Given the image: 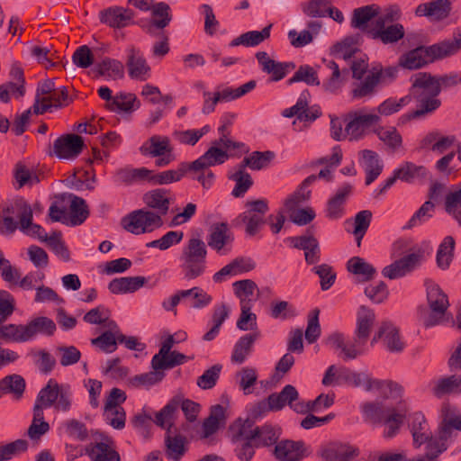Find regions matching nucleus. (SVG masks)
Masks as SVG:
<instances>
[{
  "label": "nucleus",
  "mask_w": 461,
  "mask_h": 461,
  "mask_svg": "<svg viewBox=\"0 0 461 461\" xmlns=\"http://www.w3.org/2000/svg\"><path fill=\"white\" fill-rule=\"evenodd\" d=\"M310 93L307 90L303 91L295 104L285 109L282 115L286 118L296 116L300 121H314L321 115V111L318 107H308V99Z\"/></svg>",
  "instance_id": "obj_25"
},
{
  "label": "nucleus",
  "mask_w": 461,
  "mask_h": 461,
  "mask_svg": "<svg viewBox=\"0 0 461 461\" xmlns=\"http://www.w3.org/2000/svg\"><path fill=\"white\" fill-rule=\"evenodd\" d=\"M154 422L157 424L156 419H153L151 411L147 408H143L141 411L135 413L131 419V424L135 430L146 439L151 435Z\"/></svg>",
  "instance_id": "obj_53"
},
{
  "label": "nucleus",
  "mask_w": 461,
  "mask_h": 461,
  "mask_svg": "<svg viewBox=\"0 0 461 461\" xmlns=\"http://www.w3.org/2000/svg\"><path fill=\"white\" fill-rule=\"evenodd\" d=\"M316 181L315 175L306 177L299 187L284 201V211L296 225L303 226L310 223L316 216L312 207L298 208L311 197L309 186Z\"/></svg>",
  "instance_id": "obj_5"
},
{
  "label": "nucleus",
  "mask_w": 461,
  "mask_h": 461,
  "mask_svg": "<svg viewBox=\"0 0 461 461\" xmlns=\"http://www.w3.org/2000/svg\"><path fill=\"white\" fill-rule=\"evenodd\" d=\"M353 193V185L344 183L328 200L326 215L332 220L340 219L345 214V203Z\"/></svg>",
  "instance_id": "obj_26"
},
{
  "label": "nucleus",
  "mask_w": 461,
  "mask_h": 461,
  "mask_svg": "<svg viewBox=\"0 0 461 461\" xmlns=\"http://www.w3.org/2000/svg\"><path fill=\"white\" fill-rule=\"evenodd\" d=\"M212 297L204 290H181L164 300L162 306L167 312H175L176 307L182 303L193 308H203L209 304Z\"/></svg>",
  "instance_id": "obj_15"
},
{
  "label": "nucleus",
  "mask_w": 461,
  "mask_h": 461,
  "mask_svg": "<svg viewBox=\"0 0 461 461\" xmlns=\"http://www.w3.org/2000/svg\"><path fill=\"white\" fill-rule=\"evenodd\" d=\"M427 303L428 306H418V321L426 328L442 323L449 306L447 294L443 290H427Z\"/></svg>",
  "instance_id": "obj_9"
},
{
  "label": "nucleus",
  "mask_w": 461,
  "mask_h": 461,
  "mask_svg": "<svg viewBox=\"0 0 461 461\" xmlns=\"http://www.w3.org/2000/svg\"><path fill=\"white\" fill-rule=\"evenodd\" d=\"M229 178L236 183L231 192L234 197H242L253 184L250 175L240 165L230 173Z\"/></svg>",
  "instance_id": "obj_52"
},
{
  "label": "nucleus",
  "mask_w": 461,
  "mask_h": 461,
  "mask_svg": "<svg viewBox=\"0 0 461 461\" xmlns=\"http://www.w3.org/2000/svg\"><path fill=\"white\" fill-rule=\"evenodd\" d=\"M362 413L366 420L372 423L384 422V437L395 436L403 422V415L394 408L385 407L382 402H366L362 405Z\"/></svg>",
  "instance_id": "obj_10"
},
{
  "label": "nucleus",
  "mask_w": 461,
  "mask_h": 461,
  "mask_svg": "<svg viewBox=\"0 0 461 461\" xmlns=\"http://www.w3.org/2000/svg\"><path fill=\"white\" fill-rule=\"evenodd\" d=\"M206 256L205 243L197 238L190 239L179 258L185 279L192 280L203 275L206 268Z\"/></svg>",
  "instance_id": "obj_7"
},
{
  "label": "nucleus",
  "mask_w": 461,
  "mask_h": 461,
  "mask_svg": "<svg viewBox=\"0 0 461 461\" xmlns=\"http://www.w3.org/2000/svg\"><path fill=\"white\" fill-rule=\"evenodd\" d=\"M68 226L82 224L88 217L89 211L86 201L75 194H68Z\"/></svg>",
  "instance_id": "obj_37"
},
{
  "label": "nucleus",
  "mask_w": 461,
  "mask_h": 461,
  "mask_svg": "<svg viewBox=\"0 0 461 461\" xmlns=\"http://www.w3.org/2000/svg\"><path fill=\"white\" fill-rule=\"evenodd\" d=\"M439 59L441 57H436L430 51V46L428 48L420 47L402 55L399 59V64L404 68L417 69L429 62Z\"/></svg>",
  "instance_id": "obj_31"
},
{
  "label": "nucleus",
  "mask_w": 461,
  "mask_h": 461,
  "mask_svg": "<svg viewBox=\"0 0 461 461\" xmlns=\"http://www.w3.org/2000/svg\"><path fill=\"white\" fill-rule=\"evenodd\" d=\"M241 434L249 439L258 440L264 446H270L276 445L281 432L278 428L268 424L252 429L250 422L246 421L241 427Z\"/></svg>",
  "instance_id": "obj_24"
},
{
  "label": "nucleus",
  "mask_w": 461,
  "mask_h": 461,
  "mask_svg": "<svg viewBox=\"0 0 461 461\" xmlns=\"http://www.w3.org/2000/svg\"><path fill=\"white\" fill-rule=\"evenodd\" d=\"M233 234L226 222L215 223L207 239L208 246L220 255H227L231 249Z\"/></svg>",
  "instance_id": "obj_21"
},
{
  "label": "nucleus",
  "mask_w": 461,
  "mask_h": 461,
  "mask_svg": "<svg viewBox=\"0 0 461 461\" xmlns=\"http://www.w3.org/2000/svg\"><path fill=\"white\" fill-rule=\"evenodd\" d=\"M298 398V392L293 385H285L279 393L269 395L267 402H260L256 407L257 412H261L267 409L280 410L285 404H289L295 411H303V407L294 402Z\"/></svg>",
  "instance_id": "obj_19"
},
{
  "label": "nucleus",
  "mask_w": 461,
  "mask_h": 461,
  "mask_svg": "<svg viewBox=\"0 0 461 461\" xmlns=\"http://www.w3.org/2000/svg\"><path fill=\"white\" fill-rule=\"evenodd\" d=\"M256 58L262 71L271 75L273 81L283 79L290 69L294 68L293 63H283L272 59L266 51H258L256 54Z\"/></svg>",
  "instance_id": "obj_29"
},
{
  "label": "nucleus",
  "mask_w": 461,
  "mask_h": 461,
  "mask_svg": "<svg viewBox=\"0 0 461 461\" xmlns=\"http://www.w3.org/2000/svg\"><path fill=\"white\" fill-rule=\"evenodd\" d=\"M58 432L59 435L77 441H85L88 438L86 424L77 419H67L60 421L58 426Z\"/></svg>",
  "instance_id": "obj_39"
},
{
  "label": "nucleus",
  "mask_w": 461,
  "mask_h": 461,
  "mask_svg": "<svg viewBox=\"0 0 461 461\" xmlns=\"http://www.w3.org/2000/svg\"><path fill=\"white\" fill-rule=\"evenodd\" d=\"M109 109L113 112L131 113L139 107L135 95L120 92L113 98V103L108 104Z\"/></svg>",
  "instance_id": "obj_57"
},
{
  "label": "nucleus",
  "mask_w": 461,
  "mask_h": 461,
  "mask_svg": "<svg viewBox=\"0 0 461 461\" xmlns=\"http://www.w3.org/2000/svg\"><path fill=\"white\" fill-rule=\"evenodd\" d=\"M434 208L435 205L432 202L426 201L419 210L413 213L408 222L404 225L403 229L410 230L428 221L433 216Z\"/></svg>",
  "instance_id": "obj_63"
},
{
  "label": "nucleus",
  "mask_w": 461,
  "mask_h": 461,
  "mask_svg": "<svg viewBox=\"0 0 461 461\" xmlns=\"http://www.w3.org/2000/svg\"><path fill=\"white\" fill-rule=\"evenodd\" d=\"M326 68L330 71V77L323 83V87L330 93H337L342 86L343 77L342 74L347 70L339 69V66L333 60L323 59Z\"/></svg>",
  "instance_id": "obj_58"
},
{
  "label": "nucleus",
  "mask_w": 461,
  "mask_h": 461,
  "mask_svg": "<svg viewBox=\"0 0 461 461\" xmlns=\"http://www.w3.org/2000/svg\"><path fill=\"white\" fill-rule=\"evenodd\" d=\"M398 69L394 67L384 68L381 65L374 66L361 82L353 84L352 99H370L376 92L379 85H387L397 77Z\"/></svg>",
  "instance_id": "obj_8"
},
{
  "label": "nucleus",
  "mask_w": 461,
  "mask_h": 461,
  "mask_svg": "<svg viewBox=\"0 0 461 461\" xmlns=\"http://www.w3.org/2000/svg\"><path fill=\"white\" fill-rule=\"evenodd\" d=\"M453 428L461 429V417L451 419L438 436H433L432 430L424 415L413 413L409 419V429L412 436L413 447L418 448L425 446V454L418 456L415 461H435L439 454L446 450L445 441L451 434Z\"/></svg>",
  "instance_id": "obj_1"
},
{
  "label": "nucleus",
  "mask_w": 461,
  "mask_h": 461,
  "mask_svg": "<svg viewBox=\"0 0 461 461\" xmlns=\"http://www.w3.org/2000/svg\"><path fill=\"white\" fill-rule=\"evenodd\" d=\"M358 455V449L351 445L339 444L326 447L321 452L325 461H348Z\"/></svg>",
  "instance_id": "obj_41"
},
{
  "label": "nucleus",
  "mask_w": 461,
  "mask_h": 461,
  "mask_svg": "<svg viewBox=\"0 0 461 461\" xmlns=\"http://www.w3.org/2000/svg\"><path fill=\"white\" fill-rule=\"evenodd\" d=\"M368 375L366 373H357L344 366H338L339 385L349 384L354 386H360L366 388Z\"/></svg>",
  "instance_id": "obj_59"
},
{
  "label": "nucleus",
  "mask_w": 461,
  "mask_h": 461,
  "mask_svg": "<svg viewBox=\"0 0 461 461\" xmlns=\"http://www.w3.org/2000/svg\"><path fill=\"white\" fill-rule=\"evenodd\" d=\"M87 454L93 461H120L119 454L112 449L106 442L90 444L84 448L79 445L66 444V455L68 461Z\"/></svg>",
  "instance_id": "obj_13"
},
{
  "label": "nucleus",
  "mask_w": 461,
  "mask_h": 461,
  "mask_svg": "<svg viewBox=\"0 0 461 461\" xmlns=\"http://www.w3.org/2000/svg\"><path fill=\"white\" fill-rule=\"evenodd\" d=\"M95 69L108 80H117L124 77V66L117 59L105 58L96 65Z\"/></svg>",
  "instance_id": "obj_49"
},
{
  "label": "nucleus",
  "mask_w": 461,
  "mask_h": 461,
  "mask_svg": "<svg viewBox=\"0 0 461 461\" xmlns=\"http://www.w3.org/2000/svg\"><path fill=\"white\" fill-rule=\"evenodd\" d=\"M379 339H383L386 348L392 352L402 351L404 348V342L402 340L398 330L390 322H384L381 325L371 344L376 343Z\"/></svg>",
  "instance_id": "obj_34"
},
{
  "label": "nucleus",
  "mask_w": 461,
  "mask_h": 461,
  "mask_svg": "<svg viewBox=\"0 0 461 461\" xmlns=\"http://www.w3.org/2000/svg\"><path fill=\"white\" fill-rule=\"evenodd\" d=\"M379 14L380 6L377 5H368L356 8L352 14L351 26L367 32V30L370 29L367 28L368 23L374 18L376 19Z\"/></svg>",
  "instance_id": "obj_40"
},
{
  "label": "nucleus",
  "mask_w": 461,
  "mask_h": 461,
  "mask_svg": "<svg viewBox=\"0 0 461 461\" xmlns=\"http://www.w3.org/2000/svg\"><path fill=\"white\" fill-rule=\"evenodd\" d=\"M306 448L301 441L280 440L274 448V456L279 461H300L305 456Z\"/></svg>",
  "instance_id": "obj_30"
},
{
  "label": "nucleus",
  "mask_w": 461,
  "mask_h": 461,
  "mask_svg": "<svg viewBox=\"0 0 461 461\" xmlns=\"http://www.w3.org/2000/svg\"><path fill=\"white\" fill-rule=\"evenodd\" d=\"M433 393L440 398L447 394L461 393V375H453L434 382Z\"/></svg>",
  "instance_id": "obj_48"
},
{
  "label": "nucleus",
  "mask_w": 461,
  "mask_h": 461,
  "mask_svg": "<svg viewBox=\"0 0 461 461\" xmlns=\"http://www.w3.org/2000/svg\"><path fill=\"white\" fill-rule=\"evenodd\" d=\"M451 9L450 0H430L420 4L415 9V14L427 17L432 22H441L449 16Z\"/></svg>",
  "instance_id": "obj_23"
},
{
  "label": "nucleus",
  "mask_w": 461,
  "mask_h": 461,
  "mask_svg": "<svg viewBox=\"0 0 461 461\" xmlns=\"http://www.w3.org/2000/svg\"><path fill=\"white\" fill-rule=\"evenodd\" d=\"M179 406H181L188 420L193 421L195 420L199 411V405L191 400H181L179 397H175L156 413L157 425L163 429L169 425L174 413L177 411Z\"/></svg>",
  "instance_id": "obj_16"
},
{
  "label": "nucleus",
  "mask_w": 461,
  "mask_h": 461,
  "mask_svg": "<svg viewBox=\"0 0 461 461\" xmlns=\"http://www.w3.org/2000/svg\"><path fill=\"white\" fill-rule=\"evenodd\" d=\"M394 170L399 180L408 184L422 182L429 176V172L424 166L411 161L402 162Z\"/></svg>",
  "instance_id": "obj_36"
},
{
  "label": "nucleus",
  "mask_w": 461,
  "mask_h": 461,
  "mask_svg": "<svg viewBox=\"0 0 461 461\" xmlns=\"http://www.w3.org/2000/svg\"><path fill=\"white\" fill-rule=\"evenodd\" d=\"M32 218L31 205L24 199L18 198L3 209L0 232L10 235L19 229L23 234L41 240L46 238V231L41 225L34 223Z\"/></svg>",
  "instance_id": "obj_3"
},
{
  "label": "nucleus",
  "mask_w": 461,
  "mask_h": 461,
  "mask_svg": "<svg viewBox=\"0 0 461 461\" xmlns=\"http://www.w3.org/2000/svg\"><path fill=\"white\" fill-rule=\"evenodd\" d=\"M40 401L47 406L53 407L58 412H68L73 405V393L67 384H59L50 379L40 391Z\"/></svg>",
  "instance_id": "obj_12"
},
{
  "label": "nucleus",
  "mask_w": 461,
  "mask_h": 461,
  "mask_svg": "<svg viewBox=\"0 0 461 461\" xmlns=\"http://www.w3.org/2000/svg\"><path fill=\"white\" fill-rule=\"evenodd\" d=\"M359 164L366 172V185L372 184L382 173L384 165L378 154L370 149L359 152Z\"/></svg>",
  "instance_id": "obj_32"
},
{
  "label": "nucleus",
  "mask_w": 461,
  "mask_h": 461,
  "mask_svg": "<svg viewBox=\"0 0 461 461\" xmlns=\"http://www.w3.org/2000/svg\"><path fill=\"white\" fill-rule=\"evenodd\" d=\"M375 318V312L371 309L366 306L359 307L357 313L355 341H349L343 333L335 331L327 338V345L338 351L339 357L342 359L346 361L355 359L361 353L358 348L366 342L370 335Z\"/></svg>",
  "instance_id": "obj_2"
},
{
  "label": "nucleus",
  "mask_w": 461,
  "mask_h": 461,
  "mask_svg": "<svg viewBox=\"0 0 461 461\" xmlns=\"http://www.w3.org/2000/svg\"><path fill=\"white\" fill-rule=\"evenodd\" d=\"M272 24L266 26L262 31H249L240 34L232 40L230 43V47L245 46L255 47L270 37Z\"/></svg>",
  "instance_id": "obj_44"
},
{
  "label": "nucleus",
  "mask_w": 461,
  "mask_h": 461,
  "mask_svg": "<svg viewBox=\"0 0 461 461\" xmlns=\"http://www.w3.org/2000/svg\"><path fill=\"white\" fill-rule=\"evenodd\" d=\"M375 132L390 149L395 151L402 147V138L395 127H378Z\"/></svg>",
  "instance_id": "obj_61"
},
{
  "label": "nucleus",
  "mask_w": 461,
  "mask_h": 461,
  "mask_svg": "<svg viewBox=\"0 0 461 461\" xmlns=\"http://www.w3.org/2000/svg\"><path fill=\"white\" fill-rule=\"evenodd\" d=\"M274 158L273 151H254L249 157L244 158L240 166L244 169L248 167L253 170H260L267 167Z\"/></svg>",
  "instance_id": "obj_56"
},
{
  "label": "nucleus",
  "mask_w": 461,
  "mask_h": 461,
  "mask_svg": "<svg viewBox=\"0 0 461 461\" xmlns=\"http://www.w3.org/2000/svg\"><path fill=\"white\" fill-rule=\"evenodd\" d=\"M411 95L418 102L419 108L407 114L408 119L418 118L439 107L438 95L441 91V81L444 82L445 78L419 72L411 77Z\"/></svg>",
  "instance_id": "obj_4"
},
{
  "label": "nucleus",
  "mask_w": 461,
  "mask_h": 461,
  "mask_svg": "<svg viewBox=\"0 0 461 461\" xmlns=\"http://www.w3.org/2000/svg\"><path fill=\"white\" fill-rule=\"evenodd\" d=\"M461 49V29L454 32L453 39L430 46V51L441 59L455 54Z\"/></svg>",
  "instance_id": "obj_54"
},
{
  "label": "nucleus",
  "mask_w": 461,
  "mask_h": 461,
  "mask_svg": "<svg viewBox=\"0 0 461 461\" xmlns=\"http://www.w3.org/2000/svg\"><path fill=\"white\" fill-rule=\"evenodd\" d=\"M259 337V331H254L240 337L234 346L232 360L239 364L243 363L250 352L252 345Z\"/></svg>",
  "instance_id": "obj_51"
},
{
  "label": "nucleus",
  "mask_w": 461,
  "mask_h": 461,
  "mask_svg": "<svg viewBox=\"0 0 461 461\" xmlns=\"http://www.w3.org/2000/svg\"><path fill=\"white\" fill-rule=\"evenodd\" d=\"M379 122L380 117L375 110L369 113L363 110L349 113L346 123V133H348V140L362 139L367 133L368 128Z\"/></svg>",
  "instance_id": "obj_14"
},
{
  "label": "nucleus",
  "mask_w": 461,
  "mask_h": 461,
  "mask_svg": "<svg viewBox=\"0 0 461 461\" xmlns=\"http://www.w3.org/2000/svg\"><path fill=\"white\" fill-rule=\"evenodd\" d=\"M404 27L401 23H393L389 26L374 24L367 30V35L371 39L380 41L385 45L398 42L404 37Z\"/></svg>",
  "instance_id": "obj_27"
},
{
  "label": "nucleus",
  "mask_w": 461,
  "mask_h": 461,
  "mask_svg": "<svg viewBox=\"0 0 461 461\" xmlns=\"http://www.w3.org/2000/svg\"><path fill=\"white\" fill-rule=\"evenodd\" d=\"M226 409L220 405H214L211 409L209 417L203 421V437L208 438L225 425Z\"/></svg>",
  "instance_id": "obj_46"
},
{
  "label": "nucleus",
  "mask_w": 461,
  "mask_h": 461,
  "mask_svg": "<svg viewBox=\"0 0 461 461\" xmlns=\"http://www.w3.org/2000/svg\"><path fill=\"white\" fill-rule=\"evenodd\" d=\"M211 126L206 124L200 129L178 131L174 133L176 140L184 145L194 146L204 135L210 132Z\"/></svg>",
  "instance_id": "obj_62"
},
{
  "label": "nucleus",
  "mask_w": 461,
  "mask_h": 461,
  "mask_svg": "<svg viewBox=\"0 0 461 461\" xmlns=\"http://www.w3.org/2000/svg\"><path fill=\"white\" fill-rule=\"evenodd\" d=\"M142 201L147 208L152 209L153 212L165 216L170 207V193L164 188H157L150 190L143 194Z\"/></svg>",
  "instance_id": "obj_28"
},
{
  "label": "nucleus",
  "mask_w": 461,
  "mask_h": 461,
  "mask_svg": "<svg viewBox=\"0 0 461 461\" xmlns=\"http://www.w3.org/2000/svg\"><path fill=\"white\" fill-rule=\"evenodd\" d=\"M133 12L122 6H110L99 12V20L102 23L120 29L131 25L133 23Z\"/></svg>",
  "instance_id": "obj_22"
},
{
  "label": "nucleus",
  "mask_w": 461,
  "mask_h": 461,
  "mask_svg": "<svg viewBox=\"0 0 461 461\" xmlns=\"http://www.w3.org/2000/svg\"><path fill=\"white\" fill-rule=\"evenodd\" d=\"M140 150L144 156L157 157L173 149L167 137L154 135L140 146Z\"/></svg>",
  "instance_id": "obj_42"
},
{
  "label": "nucleus",
  "mask_w": 461,
  "mask_h": 461,
  "mask_svg": "<svg viewBox=\"0 0 461 461\" xmlns=\"http://www.w3.org/2000/svg\"><path fill=\"white\" fill-rule=\"evenodd\" d=\"M54 88L55 83L50 79L41 81L38 84L33 104V113L36 115L49 112L50 104L45 101H47L48 96L50 95Z\"/></svg>",
  "instance_id": "obj_45"
},
{
  "label": "nucleus",
  "mask_w": 461,
  "mask_h": 461,
  "mask_svg": "<svg viewBox=\"0 0 461 461\" xmlns=\"http://www.w3.org/2000/svg\"><path fill=\"white\" fill-rule=\"evenodd\" d=\"M445 209L461 226V187L446 196Z\"/></svg>",
  "instance_id": "obj_64"
},
{
  "label": "nucleus",
  "mask_w": 461,
  "mask_h": 461,
  "mask_svg": "<svg viewBox=\"0 0 461 461\" xmlns=\"http://www.w3.org/2000/svg\"><path fill=\"white\" fill-rule=\"evenodd\" d=\"M25 380L17 374L6 375L0 380L1 393L13 394L14 398H20L25 390Z\"/></svg>",
  "instance_id": "obj_55"
},
{
  "label": "nucleus",
  "mask_w": 461,
  "mask_h": 461,
  "mask_svg": "<svg viewBox=\"0 0 461 461\" xmlns=\"http://www.w3.org/2000/svg\"><path fill=\"white\" fill-rule=\"evenodd\" d=\"M126 68L131 79L144 82L151 77V68L142 51L132 45L125 50Z\"/></svg>",
  "instance_id": "obj_17"
},
{
  "label": "nucleus",
  "mask_w": 461,
  "mask_h": 461,
  "mask_svg": "<svg viewBox=\"0 0 461 461\" xmlns=\"http://www.w3.org/2000/svg\"><path fill=\"white\" fill-rule=\"evenodd\" d=\"M236 95V88L230 86L218 88L214 93L203 91V105L202 112L204 114H209L215 110L218 103H226L238 99L239 97Z\"/></svg>",
  "instance_id": "obj_35"
},
{
  "label": "nucleus",
  "mask_w": 461,
  "mask_h": 461,
  "mask_svg": "<svg viewBox=\"0 0 461 461\" xmlns=\"http://www.w3.org/2000/svg\"><path fill=\"white\" fill-rule=\"evenodd\" d=\"M411 95H405L401 98L390 97L382 102L376 108L375 113L381 116H390L398 113L401 109L410 104Z\"/></svg>",
  "instance_id": "obj_60"
},
{
  "label": "nucleus",
  "mask_w": 461,
  "mask_h": 461,
  "mask_svg": "<svg viewBox=\"0 0 461 461\" xmlns=\"http://www.w3.org/2000/svg\"><path fill=\"white\" fill-rule=\"evenodd\" d=\"M433 248L429 242H423L412 252L393 261L382 269V276L389 280L402 278L420 267L431 255Z\"/></svg>",
  "instance_id": "obj_6"
},
{
  "label": "nucleus",
  "mask_w": 461,
  "mask_h": 461,
  "mask_svg": "<svg viewBox=\"0 0 461 461\" xmlns=\"http://www.w3.org/2000/svg\"><path fill=\"white\" fill-rule=\"evenodd\" d=\"M163 223L160 215L148 208L134 210L121 221L122 228L134 235L150 233L162 227Z\"/></svg>",
  "instance_id": "obj_11"
},
{
  "label": "nucleus",
  "mask_w": 461,
  "mask_h": 461,
  "mask_svg": "<svg viewBox=\"0 0 461 461\" xmlns=\"http://www.w3.org/2000/svg\"><path fill=\"white\" fill-rule=\"evenodd\" d=\"M229 158V154L218 147L217 145L212 146L197 159L188 164L189 170H198L210 168L216 165H221Z\"/></svg>",
  "instance_id": "obj_33"
},
{
  "label": "nucleus",
  "mask_w": 461,
  "mask_h": 461,
  "mask_svg": "<svg viewBox=\"0 0 461 461\" xmlns=\"http://www.w3.org/2000/svg\"><path fill=\"white\" fill-rule=\"evenodd\" d=\"M236 295L240 299L241 314L237 321V327L241 330L257 331L256 314L250 312L254 302L258 298L255 290H236Z\"/></svg>",
  "instance_id": "obj_18"
},
{
  "label": "nucleus",
  "mask_w": 461,
  "mask_h": 461,
  "mask_svg": "<svg viewBox=\"0 0 461 461\" xmlns=\"http://www.w3.org/2000/svg\"><path fill=\"white\" fill-rule=\"evenodd\" d=\"M84 147L83 139L76 134L62 135L53 142L54 155L59 159H75Z\"/></svg>",
  "instance_id": "obj_20"
},
{
  "label": "nucleus",
  "mask_w": 461,
  "mask_h": 461,
  "mask_svg": "<svg viewBox=\"0 0 461 461\" xmlns=\"http://www.w3.org/2000/svg\"><path fill=\"white\" fill-rule=\"evenodd\" d=\"M24 326L27 341L32 340L37 335L50 336L56 330L55 322L45 316L35 317Z\"/></svg>",
  "instance_id": "obj_38"
},
{
  "label": "nucleus",
  "mask_w": 461,
  "mask_h": 461,
  "mask_svg": "<svg viewBox=\"0 0 461 461\" xmlns=\"http://www.w3.org/2000/svg\"><path fill=\"white\" fill-rule=\"evenodd\" d=\"M365 390L378 393L384 398H398L402 389L398 384L392 381L372 379L368 376Z\"/></svg>",
  "instance_id": "obj_43"
},
{
  "label": "nucleus",
  "mask_w": 461,
  "mask_h": 461,
  "mask_svg": "<svg viewBox=\"0 0 461 461\" xmlns=\"http://www.w3.org/2000/svg\"><path fill=\"white\" fill-rule=\"evenodd\" d=\"M455 240L452 236H446L440 242L437 253L436 263L441 270L449 268L454 259Z\"/></svg>",
  "instance_id": "obj_47"
},
{
  "label": "nucleus",
  "mask_w": 461,
  "mask_h": 461,
  "mask_svg": "<svg viewBox=\"0 0 461 461\" xmlns=\"http://www.w3.org/2000/svg\"><path fill=\"white\" fill-rule=\"evenodd\" d=\"M347 268L348 272L361 277L363 281L372 280L376 274L375 267L359 257L351 258L347 262Z\"/></svg>",
  "instance_id": "obj_50"
}]
</instances>
